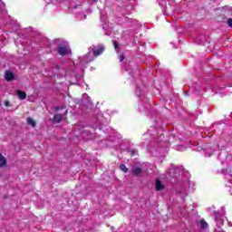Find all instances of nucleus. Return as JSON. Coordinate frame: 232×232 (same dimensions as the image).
<instances>
[{"label": "nucleus", "instance_id": "14", "mask_svg": "<svg viewBox=\"0 0 232 232\" xmlns=\"http://www.w3.org/2000/svg\"><path fill=\"white\" fill-rule=\"evenodd\" d=\"M163 14L164 15H169V9H168L167 7H163Z\"/></svg>", "mask_w": 232, "mask_h": 232}, {"label": "nucleus", "instance_id": "4", "mask_svg": "<svg viewBox=\"0 0 232 232\" xmlns=\"http://www.w3.org/2000/svg\"><path fill=\"white\" fill-rule=\"evenodd\" d=\"M57 52L60 55H68V53H71V50L68 46L60 45L57 48Z\"/></svg>", "mask_w": 232, "mask_h": 232}, {"label": "nucleus", "instance_id": "6", "mask_svg": "<svg viewBox=\"0 0 232 232\" xmlns=\"http://www.w3.org/2000/svg\"><path fill=\"white\" fill-rule=\"evenodd\" d=\"M63 119H64V114H54L53 118V122H56L57 124H59V122H61Z\"/></svg>", "mask_w": 232, "mask_h": 232}, {"label": "nucleus", "instance_id": "20", "mask_svg": "<svg viewBox=\"0 0 232 232\" xmlns=\"http://www.w3.org/2000/svg\"><path fill=\"white\" fill-rule=\"evenodd\" d=\"M5 106H9L10 103L8 102H5Z\"/></svg>", "mask_w": 232, "mask_h": 232}, {"label": "nucleus", "instance_id": "17", "mask_svg": "<svg viewBox=\"0 0 232 232\" xmlns=\"http://www.w3.org/2000/svg\"><path fill=\"white\" fill-rule=\"evenodd\" d=\"M120 62L122 63V61H124V54H121L119 56Z\"/></svg>", "mask_w": 232, "mask_h": 232}, {"label": "nucleus", "instance_id": "12", "mask_svg": "<svg viewBox=\"0 0 232 232\" xmlns=\"http://www.w3.org/2000/svg\"><path fill=\"white\" fill-rule=\"evenodd\" d=\"M199 227H201V229L208 228V222H206L204 220L199 221Z\"/></svg>", "mask_w": 232, "mask_h": 232}, {"label": "nucleus", "instance_id": "9", "mask_svg": "<svg viewBox=\"0 0 232 232\" xmlns=\"http://www.w3.org/2000/svg\"><path fill=\"white\" fill-rule=\"evenodd\" d=\"M140 173H142V169H140V168H134L132 169V175H134V177H139V175H140Z\"/></svg>", "mask_w": 232, "mask_h": 232}, {"label": "nucleus", "instance_id": "5", "mask_svg": "<svg viewBox=\"0 0 232 232\" xmlns=\"http://www.w3.org/2000/svg\"><path fill=\"white\" fill-rule=\"evenodd\" d=\"M5 79L8 82H12V81H14V72H12V71H6L5 73Z\"/></svg>", "mask_w": 232, "mask_h": 232}, {"label": "nucleus", "instance_id": "8", "mask_svg": "<svg viewBox=\"0 0 232 232\" xmlns=\"http://www.w3.org/2000/svg\"><path fill=\"white\" fill-rule=\"evenodd\" d=\"M16 95L21 101H24V99H26V92L23 91L17 90Z\"/></svg>", "mask_w": 232, "mask_h": 232}, {"label": "nucleus", "instance_id": "23", "mask_svg": "<svg viewBox=\"0 0 232 232\" xmlns=\"http://www.w3.org/2000/svg\"><path fill=\"white\" fill-rule=\"evenodd\" d=\"M83 19H86V14L83 15Z\"/></svg>", "mask_w": 232, "mask_h": 232}, {"label": "nucleus", "instance_id": "13", "mask_svg": "<svg viewBox=\"0 0 232 232\" xmlns=\"http://www.w3.org/2000/svg\"><path fill=\"white\" fill-rule=\"evenodd\" d=\"M120 169L121 171H123L124 173H128V167H126V165H124V164L120 165Z\"/></svg>", "mask_w": 232, "mask_h": 232}, {"label": "nucleus", "instance_id": "2", "mask_svg": "<svg viewBox=\"0 0 232 232\" xmlns=\"http://www.w3.org/2000/svg\"><path fill=\"white\" fill-rule=\"evenodd\" d=\"M215 218L217 222V226L220 227V226H224V219H222V217L226 215V208L221 207V213L220 212H215Z\"/></svg>", "mask_w": 232, "mask_h": 232}, {"label": "nucleus", "instance_id": "18", "mask_svg": "<svg viewBox=\"0 0 232 232\" xmlns=\"http://www.w3.org/2000/svg\"><path fill=\"white\" fill-rule=\"evenodd\" d=\"M0 8H5V3L0 0Z\"/></svg>", "mask_w": 232, "mask_h": 232}, {"label": "nucleus", "instance_id": "10", "mask_svg": "<svg viewBox=\"0 0 232 232\" xmlns=\"http://www.w3.org/2000/svg\"><path fill=\"white\" fill-rule=\"evenodd\" d=\"M6 166V158L0 154V168Z\"/></svg>", "mask_w": 232, "mask_h": 232}, {"label": "nucleus", "instance_id": "21", "mask_svg": "<svg viewBox=\"0 0 232 232\" xmlns=\"http://www.w3.org/2000/svg\"><path fill=\"white\" fill-rule=\"evenodd\" d=\"M130 154L135 155V150H131Z\"/></svg>", "mask_w": 232, "mask_h": 232}, {"label": "nucleus", "instance_id": "16", "mask_svg": "<svg viewBox=\"0 0 232 232\" xmlns=\"http://www.w3.org/2000/svg\"><path fill=\"white\" fill-rule=\"evenodd\" d=\"M166 0H161L160 2V6H165V5H166Z\"/></svg>", "mask_w": 232, "mask_h": 232}, {"label": "nucleus", "instance_id": "3", "mask_svg": "<svg viewBox=\"0 0 232 232\" xmlns=\"http://www.w3.org/2000/svg\"><path fill=\"white\" fill-rule=\"evenodd\" d=\"M69 3V10H77L79 6H82V2L79 0H67Z\"/></svg>", "mask_w": 232, "mask_h": 232}, {"label": "nucleus", "instance_id": "11", "mask_svg": "<svg viewBox=\"0 0 232 232\" xmlns=\"http://www.w3.org/2000/svg\"><path fill=\"white\" fill-rule=\"evenodd\" d=\"M27 124H29V126H32L33 128H35V121H34V119L32 118H27Z\"/></svg>", "mask_w": 232, "mask_h": 232}, {"label": "nucleus", "instance_id": "1", "mask_svg": "<svg viewBox=\"0 0 232 232\" xmlns=\"http://www.w3.org/2000/svg\"><path fill=\"white\" fill-rule=\"evenodd\" d=\"M92 52L94 57H99V55H101L104 52V47L102 44L92 45L89 49L88 55H90V53H92Z\"/></svg>", "mask_w": 232, "mask_h": 232}, {"label": "nucleus", "instance_id": "19", "mask_svg": "<svg viewBox=\"0 0 232 232\" xmlns=\"http://www.w3.org/2000/svg\"><path fill=\"white\" fill-rule=\"evenodd\" d=\"M114 48H119V44H117V42H114Z\"/></svg>", "mask_w": 232, "mask_h": 232}, {"label": "nucleus", "instance_id": "7", "mask_svg": "<svg viewBox=\"0 0 232 232\" xmlns=\"http://www.w3.org/2000/svg\"><path fill=\"white\" fill-rule=\"evenodd\" d=\"M165 186L159 179H156V191H162Z\"/></svg>", "mask_w": 232, "mask_h": 232}, {"label": "nucleus", "instance_id": "22", "mask_svg": "<svg viewBox=\"0 0 232 232\" xmlns=\"http://www.w3.org/2000/svg\"><path fill=\"white\" fill-rule=\"evenodd\" d=\"M91 1H92V3H97V0H91Z\"/></svg>", "mask_w": 232, "mask_h": 232}, {"label": "nucleus", "instance_id": "15", "mask_svg": "<svg viewBox=\"0 0 232 232\" xmlns=\"http://www.w3.org/2000/svg\"><path fill=\"white\" fill-rule=\"evenodd\" d=\"M213 153H215V149H213V150H211V152H207V153L205 154V156H207V157H211V155H213Z\"/></svg>", "mask_w": 232, "mask_h": 232}]
</instances>
